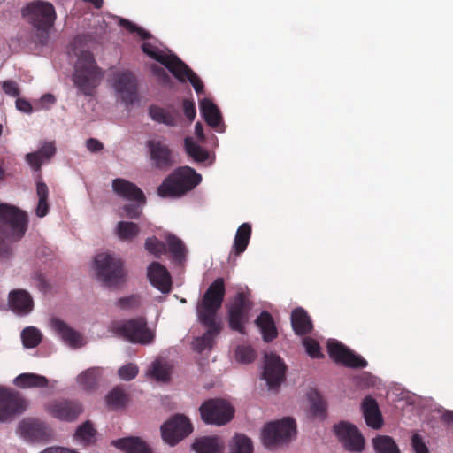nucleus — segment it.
Wrapping results in <instances>:
<instances>
[{
    "instance_id": "nucleus-35",
    "label": "nucleus",
    "mask_w": 453,
    "mask_h": 453,
    "mask_svg": "<svg viewBox=\"0 0 453 453\" xmlns=\"http://www.w3.org/2000/svg\"><path fill=\"white\" fill-rule=\"evenodd\" d=\"M112 444L127 453H152L148 445L139 437L119 439L113 441Z\"/></svg>"
},
{
    "instance_id": "nucleus-47",
    "label": "nucleus",
    "mask_w": 453,
    "mask_h": 453,
    "mask_svg": "<svg viewBox=\"0 0 453 453\" xmlns=\"http://www.w3.org/2000/svg\"><path fill=\"white\" fill-rule=\"evenodd\" d=\"M311 402V412L315 417L324 418L326 411V403L319 393L316 390L309 395Z\"/></svg>"
},
{
    "instance_id": "nucleus-54",
    "label": "nucleus",
    "mask_w": 453,
    "mask_h": 453,
    "mask_svg": "<svg viewBox=\"0 0 453 453\" xmlns=\"http://www.w3.org/2000/svg\"><path fill=\"white\" fill-rule=\"evenodd\" d=\"M118 304L122 309H134L140 306L141 298L138 295H131L119 299Z\"/></svg>"
},
{
    "instance_id": "nucleus-48",
    "label": "nucleus",
    "mask_w": 453,
    "mask_h": 453,
    "mask_svg": "<svg viewBox=\"0 0 453 453\" xmlns=\"http://www.w3.org/2000/svg\"><path fill=\"white\" fill-rule=\"evenodd\" d=\"M41 332L33 326L26 327L21 333L23 345L27 349L36 347L42 342Z\"/></svg>"
},
{
    "instance_id": "nucleus-27",
    "label": "nucleus",
    "mask_w": 453,
    "mask_h": 453,
    "mask_svg": "<svg viewBox=\"0 0 453 453\" xmlns=\"http://www.w3.org/2000/svg\"><path fill=\"white\" fill-rule=\"evenodd\" d=\"M149 114L154 121L173 127H177L181 119L180 111L173 106L165 109L157 105H151L149 108Z\"/></svg>"
},
{
    "instance_id": "nucleus-41",
    "label": "nucleus",
    "mask_w": 453,
    "mask_h": 453,
    "mask_svg": "<svg viewBox=\"0 0 453 453\" xmlns=\"http://www.w3.org/2000/svg\"><path fill=\"white\" fill-rule=\"evenodd\" d=\"M36 194L38 196V203L35 208V214L39 218L46 216L49 212L48 196L49 188L42 181H37Z\"/></svg>"
},
{
    "instance_id": "nucleus-16",
    "label": "nucleus",
    "mask_w": 453,
    "mask_h": 453,
    "mask_svg": "<svg viewBox=\"0 0 453 453\" xmlns=\"http://www.w3.org/2000/svg\"><path fill=\"white\" fill-rule=\"evenodd\" d=\"M286 365L283 360L276 354L265 355V366L263 378L270 388L279 387L285 380Z\"/></svg>"
},
{
    "instance_id": "nucleus-43",
    "label": "nucleus",
    "mask_w": 453,
    "mask_h": 453,
    "mask_svg": "<svg viewBox=\"0 0 453 453\" xmlns=\"http://www.w3.org/2000/svg\"><path fill=\"white\" fill-rule=\"evenodd\" d=\"M169 252L173 259L179 263L182 262L186 257V248L183 242L177 236L169 234L165 237Z\"/></svg>"
},
{
    "instance_id": "nucleus-63",
    "label": "nucleus",
    "mask_w": 453,
    "mask_h": 453,
    "mask_svg": "<svg viewBox=\"0 0 453 453\" xmlns=\"http://www.w3.org/2000/svg\"><path fill=\"white\" fill-rule=\"evenodd\" d=\"M195 134L201 142H203L205 140V136L203 134V127L202 123L197 122L195 125Z\"/></svg>"
},
{
    "instance_id": "nucleus-26",
    "label": "nucleus",
    "mask_w": 453,
    "mask_h": 453,
    "mask_svg": "<svg viewBox=\"0 0 453 453\" xmlns=\"http://www.w3.org/2000/svg\"><path fill=\"white\" fill-rule=\"evenodd\" d=\"M364 418L368 426L380 429L383 425V418L378 403L372 396H365L362 402Z\"/></svg>"
},
{
    "instance_id": "nucleus-44",
    "label": "nucleus",
    "mask_w": 453,
    "mask_h": 453,
    "mask_svg": "<svg viewBox=\"0 0 453 453\" xmlns=\"http://www.w3.org/2000/svg\"><path fill=\"white\" fill-rule=\"evenodd\" d=\"M128 402V395L119 387L114 388L106 395L107 405L113 409L123 408Z\"/></svg>"
},
{
    "instance_id": "nucleus-21",
    "label": "nucleus",
    "mask_w": 453,
    "mask_h": 453,
    "mask_svg": "<svg viewBox=\"0 0 453 453\" xmlns=\"http://www.w3.org/2000/svg\"><path fill=\"white\" fill-rule=\"evenodd\" d=\"M199 321L207 328V330L202 336L194 340L193 348L195 350L201 353L207 349L212 348L214 339L221 331V323L220 321H211V323H207L203 319H199Z\"/></svg>"
},
{
    "instance_id": "nucleus-51",
    "label": "nucleus",
    "mask_w": 453,
    "mask_h": 453,
    "mask_svg": "<svg viewBox=\"0 0 453 453\" xmlns=\"http://www.w3.org/2000/svg\"><path fill=\"white\" fill-rule=\"evenodd\" d=\"M303 344L305 348L307 354L311 358H320L323 357L320 351V346L316 340L311 337H304L303 340Z\"/></svg>"
},
{
    "instance_id": "nucleus-15",
    "label": "nucleus",
    "mask_w": 453,
    "mask_h": 453,
    "mask_svg": "<svg viewBox=\"0 0 453 453\" xmlns=\"http://www.w3.org/2000/svg\"><path fill=\"white\" fill-rule=\"evenodd\" d=\"M112 81L114 89L125 104L131 105L138 99L137 80L132 72H117Z\"/></svg>"
},
{
    "instance_id": "nucleus-64",
    "label": "nucleus",
    "mask_w": 453,
    "mask_h": 453,
    "mask_svg": "<svg viewBox=\"0 0 453 453\" xmlns=\"http://www.w3.org/2000/svg\"><path fill=\"white\" fill-rule=\"evenodd\" d=\"M442 420L449 425H453V411H447L442 415Z\"/></svg>"
},
{
    "instance_id": "nucleus-7",
    "label": "nucleus",
    "mask_w": 453,
    "mask_h": 453,
    "mask_svg": "<svg viewBox=\"0 0 453 453\" xmlns=\"http://www.w3.org/2000/svg\"><path fill=\"white\" fill-rule=\"evenodd\" d=\"M114 332L133 343L148 345L154 342L155 333L148 327L145 318L139 317L114 325Z\"/></svg>"
},
{
    "instance_id": "nucleus-2",
    "label": "nucleus",
    "mask_w": 453,
    "mask_h": 453,
    "mask_svg": "<svg viewBox=\"0 0 453 453\" xmlns=\"http://www.w3.org/2000/svg\"><path fill=\"white\" fill-rule=\"evenodd\" d=\"M22 14L32 26L36 42L46 44L56 19L54 6L48 2L35 1L28 4Z\"/></svg>"
},
{
    "instance_id": "nucleus-59",
    "label": "nucleus",
    "mask_w": 453,
    "mask_h": 453,
    "mask_svg": "<svg viewBox=\"0 0 453 453\" xmlns=\"http://www.w3.org/2000/svg\"><path fill=\"white\" fill-rule=\"evenodd\" d=\"M86 145L87 149L91 152H98L104 148L103 143L95 138H89L87 140Z\"/></svg>"
},
{
    "instance_id": "nucleus-33",
    "label": "nucleus",
    "mask_w": 453,
    "mask_h": 453,
    "mask_svg": "<svg viewBox=\"0 0 453 453\" xmlns=\"http://www.w3.org/2000/svg\"><path fill=\"white\" fill-rule=\"evenodd\" d=\"M196 453H222L224 443L218 436H203L192 445Z\"/></svg>"
},
{
    "instance_id": "nucleus-11",
    "label": "nucleus",
    "mask_w": 453,
    "mask_h": 453,
    "mask_svg": "<svg viewBox=\"0 0 453 453\" xmlns=\"http://www.w3.org/2000/svg\"><path fill=\"white\" fill-rule=\"evenodd\" d=\"M27 408V401L19 392L0 388V422L23 413Z\"/></svg>"
},
{
    "instance_id": "nucleus-28",
    "label": "nucleus",
    "mask_w": 453,
    "mask_h": 453,
    "mask_svg": "<svg viewBox=\"0 0 453 453\" xmlns=\"http://www.w3.org/2000/svg\"><path fill=\"white\" fill-rule=\"evenodd\" d=\"M56 153V147L53 142H45L42 148L35 152L26 155V161L35 172L41 170L43 162L48 161Z\"/></svg>"
},
{
    "instance_id": "nucleus-46",
    "label": "nucleus",
    "mask_w": 453,
    "mask_h": 453,
    "mask_svg": "<svg viewBox=\"0 0 453 453\" xmlns=\"http://www.w3.org/2000/svg\"><path fill=\"white\" fill-rule=\"evenodd\" d=\"M96 434L92 423L86 421L77 428L75 437L85 444H91L96 441Z\"/></svg>"
},
{
    "instance_id": "nucleus-49",
    "label": "nucleus",
    "mask_w": 453,
    "mask_h": 453,
    "mask_svg": "<svg viewBox=\"0 0 453 453\" xmlns=\"http://www.w3.org/2000/svg\"><path fill=\"white\" fill-rule=\"evenodd\" d=\"M144 247L149 253L152 254L157 258H160L163 255L166 254L167 251L165 243L156 236L147 238Z\"/></svg>"
},
{
    "instance_id": "nucleus-12",
    "label": "nucleus",
    "mask_w": 453,
    "mask_h": 453,
    "mask_svg": "<svg viewBox=\"0 0 453 453\" xmlns=\"http://www.w3.org/2000/svg\"><path fill=\"white\" fill-rule=\"evenodd\" d=\"M192 432V425L184 415H175L161 426L163 440L171 446L176 445Z\"/></svg>"
},
{
    "instance_id": "nucleus-53",
    "label": "nucleus",
    "mask_w": 453,
    "mask_h": 453,
    "mask_svg": "<svg viewBox=\"0 0 453 453\" xmlns=\"http://www.w3.org/2000/svg\"><path fill=\"white\" fill-rule=\"evenodd\" d=\"M138 372L139 369L136 365L128 363L119 369L118 374L121 380L128 381L134 379Z\"/></svg>"
},
{
    "instance_id": "nucleus-56",
    "label": "nucleus",
    "mask_w": 453,
    "mask_h": 453,
    "mask_svg": "<svg viewBox=\"0 0 453 453\" xmlns=\"http://www.w3.org/2000/svg\"><path fill=\"white\" fill-rule=\"evenodd\" d=\"M183 112L189 121H193L196 115L195 102L189 99H184L182 102Z\"/></svg>"
},
{
    "instance_id": "nucleus-45",
    "label": "nucleus",
    "mask_w": 453,
    "mask_h": 453,
    "mask_svg": "<svg viewBox=\"0 0 453 453\" xmlns=\"http://www.w3.org/2000/svg\"><path fill=\"white\" fill-rule=\"evenodd\" d=\"M253 445L250 438L244 434H236L230 445L229 453H252Z\"/></svg>"
},
{
    "instance_id": "nucleus-25",
    "label": "nucleus",
    "mask_w": 453,
    "mask_h": 453,
    "mask_svg": "<svg viewBox=\"0 0 453 453\" xmlns=\"http://www.w3.org/2000/svg\"><path fill=\"white\" fill-rule=\"evenodd\" d=\"M8 304L14 312L26 315L33 310V299L24 289H14L9 293Z\"/></svg>"
},
{
    "instance_id": "nucleus-29",
    "label": "nucleus",
    "mask_w": 453,
    "mask_h": 453,
    "mask_svg": "<svg viewBox=\"0 0 453 453\" xmlns=\"http://www.w3.org/2000/svg\"><path fill=\"white\" fill-rule=\"evenodd\" d=\"M255 323L259 328L263 340L265 342H271L278 336V330L275 326L273 316L266 311H264L256 319Z\"/></svg>"
},
{
    "instance_id": "nucleus-50",
    "label": "nucleus",
    "mask_w": 453,
    "mask_h": 453,
    "mask_svg": "<svg viewBox=\"0 0 453 453\" xmlns=\"http://www.w3.org/2000/svg\"><path fill=\"white\" fill-rule=\"evenodd\" d=\"M256 357V353L250 346L241 345L236 349V359L244 364L252 362Z\"/></svg>"
},
{
    "instance_id": "nucleus-39",
    "label": "nucleus",
    "mask_w": 453,
    "mask_h": 453,
    "mask_svg": "<svg viewBox=\"0 0 453 453\" xmlns=\"http://www.w3.org/2000/svg\"><path fill=\"white\" fill-rule=\"evenodd\" d=\"M172 366L165 361L155 360L151 364L149 375L157 381L167 382L170 380Z\"/></svg>"
},
{
    "instance_id": "nucleus-37",
    "label": "nucleus",
    "mask_w": 453,
    "mask_h": 453,
    "mask_svg": "<svg viewBox=\"0 0 453 453\" xmlns=\"http://www.w3.org/2000/svg\"><path fill=\"white\" fill-rule=\"evenodd\" d=\"M14 384L20 388H46L49 380L45 376L36 373H21L14 379Z\"/></svg>"
},
{
    "instance_id": "nucleus-36",
    "label": "nucleus",
    "mask_w": 453,
    "mask_h": 453,
    "mask_svg": "<svg viewBox=\"0 0 453 453\" xmlns=\"http://www.w3.org/2000/svg\"><path fill=\"white\" fill-rule=\"evenodd\" d=\"M101 377V369L98 367L88 368L81 372L77 377V383L81 389L90 392L97 388Z\"/></svg>"
},
{
    "instance_id": "nucleus-31",
    "label": "nucleus",
    "mask_w": 453,
    "mask_h": 453,
    "mask_svg": "<svg viewBox=\"0 0 453 453\" xmlns=\"http://www.w3.org/2000/svg\"><path fill=\"white\" fill-rule=\"evenodd\" d=\"M141 49L144 54L162 64L169 71L172 70V67H173V65L179 58L176 55L173 54L167 55L159 50L157 46L150 42H143L141 45Z\"/></svg>"
},
{
    "instance_id": "nucleus-61",
    "label": "nucleus",
    "mask_w": 453,
    "mask_h": 453,
    "mask_svg": "<svg viewBox=\"0 0 453 453\" xmlns=\"http://www.w3.org/2000/svg\"><path fill=\"white\" fill-rule=\"evenodd\" d=\"M119 25L130 33H135L139 28L138 26L125 19H121L119 20Z\"/></svg>"
},
{
    "instance_id": "nucleus-34",
    "label": "nucleus",
    "mask_w": 453,
    "mask_h": 453,
    "mask_svg": "<svg viewBox=\"0 0 453 453\" xmlns=\"http://www.w3.org/2000/svg\"><path fill=\"white\" fill-rule=\"evenodd\" d=\"M200 111L206 123L212 128L219 127L222 123V117L217 105L210 99L200 101Z\"/></svg>"
},
{
    "instance_id": "nucleus-14",
    "label": "nucleus",
    "mask_w": 453,
    "mask_h": 453,
    "mask_svg": "<svg viewBox=\"0 0 453 453\" xmlns=\"http://www.w3.org/2000/svg\"><path fill=\"white\" fill-rule=\"evenodd\" d=\"M327 351L331 359L350 368H365L367 361L360 355L356 354L342 342L333 340L327 342Z\"/></svg>"
},
{
    "instance_id": "nucleus-4",
    "label": "nucleus",
    "mask_w": 453,
    "mask_h": 453,
    "mask_svg": "<svg viewBox=\"0 0 453 453\" xmlns=\"http://www.w3.org/2000/svg\"><path fill=\"white\" fill-rule=\"evenodd\" d=\"M202 176L189 166H181L168 175L157 188L161 197H180L195 188Z\"/></svg>"
},
{
    "instance_id": "nucleus-22",
    "label": "nucleus",
    "mask_w": 453,
    "mask_h": 453,
    "mask_svg": "<svg viewBox=\"0 0 453 453\" xmlns=\"http://www.w3.org/2000/svg\"><path fill=\"white\" fill-rule=\"evenodd\" d=\"M19 429L24 438L31 441H46L50 436L47 426L36 419L23 420Z\"/></svg>"
},
{
    "instance_id": "nucleus-8",
    "label": "nucleus",
    "mask_w": 453,
    "mask_h": 453,
    "mask_svg": "<svg viewBox=\"0 0 453 453\" xmlns=\"http://www.w3.org/2000/svg\"><path fill=\"white\" fill-rule=\"evenodd\" d=\"M296 426L292 418L267 423L262 431V440L265 447H276L288 443L296 435Z\"/></svg>"
},
{
    "instance_id": "nucleus-58",
    "label": "nucleus",
    "mask_w": 453,
    "mask_h": 453,
    "mask_svg": "<svg viewBox=\"0 0 453 453\" xmlns=\"http://www.w3.org/2000/svg\"><path fill=\"white\" fill-rule=\"evenodd\" d=\"M123 210L125 211L126 212V216L129 219H136L140 217L141 215V209L139 208L138 205H135V204H126L124 207H123Z\"/></svg>"
},
{
    "instance_id": "nucleus-60",
    "label": "nucleus",
    "mask_w": 453,
    "mask_h": 453,
    "mask_svg": "<svg viewBox=\"0 0 453 453\" xmlns=\"http://www.w3.org/2000/svg\"><path fill=\"white\" fill-rule=\"evenodd\" d=\"M16 107L19 111L25 113H30L32 111L31 104L24 98H18L16 100Z\"/></svg>"
},
{
    "instance_id": "nucleus-52",
    "label": "nucleus",
    "mask_w": 453,
    "mask_h": 453,
    "mask_svg": "<svg viewBox=\"0 0 453 453\" xmlns=\"http://www.w3.org/2000/svg\"><path fill=\"white\" fill-rule=\"evenodd\" d=\"M152 73L157 78V81L165 87H172L173 82L168 73L161 66L153 64L150 67Z\"/></svg>"
},
{
    "instance_id": "nucleus-23",
    "label": "nucleus",
    "mask_w": 453,
    "mask_h": 453,
    "mask_svg": "<svg viewBox=\"0 0 453 453\" xmlns=\"http://www.w3.org/2000/svg\"><path fill=\"white\" fill-rule=\"evenodd\" d=\"M51 326L61 339L72 348H79L83 345V338L76 330L73 329L65 321L58 318L51 319Z\"/></svg>"
},
{
    "instance_id": "nucleus-30",
    "label": "nucleus",
    "mask_w": 453,
    "mask_h": 453,
    "mask_svg": "<svg viewBox=\"0 0 453 453\" xmlns=\"http://www.w3.org/2000/svg\"><path fill=\"white\" fill-rule=\"evenodd\" d=\"M291 326L295 334L297 335L308 334L313 328L311 318L303 308H296L292 311Z\"/></svg>"
},
{
    "instance_id": "nucleus-10",
    "label": "nucleus",
    "mask_w": 453,
    "mask_h": 453,
    "mask_svg": "<svg viewBox=\"0 0 453 453\" xmlns=\"http://www.w3.org/2000/svg\"><path fill=\"white\" fill-rule=\"evenodd\" d=\"M252 307L253 303L248 294L238 292L234 296L228 308V323L232 330L245 333V324Z\"/></svg>"
},
{
    "instance_id": "nucleus-19",
    "label": "nucleus",
    "mask_w": 453,
    "mask_h": 453,
    "mask_svg": "<svg viewBox=\"0 0 453 453\" xmlns=\"http://www.w3.org/2000/svg\"><path fill=\"white\" fill-rule=\"evenodd\" d=\"M147 276L152 286L162 293H168L171 290V275L167 269L158 262H152L147 272Z\"/></svg>"
},
{
    "instance_id": "nucleus-62",
    "label": "nucleus",
    "mask_w": 453,
    "mask_h": 453,
    "mask_svg": "<svg viewBox=\"0 0 453 453\" xmlns=\"http://www.w3.org/2000/svg\"><path fill=\"white\" fill-rule=\"evenodd\" d=\"M41 453H79L75 450H72L66 448L52 447L48 448Z\"/></svg>"
},
{
    "instance_id": "nucleus-24",
    "label": "nucleus",
    "mask_w": 453,
    "mask_h": 453,
    "mask_svg": "<svg viewBox=\"0 0 453 453\" xmlns=\"http://www.w3.org/2000/svg\"><path fill=\"white\" fill-rule=\"evenodd\" d=\"M169 72L180 82L189 81L197 94L203 91V83L201 79L180 58H178Z\"/></svg>"
},
{
    "instance_id": "nucleus-17",
    "label": "nucleus",
    "mask_w": 453,
    "mask_h": 453,
    "mask_svg": "<svg viewBox=\"0 0 453 453\" xmlns=\"http://www.w3.org/2000/svg\"><path fill=\"white\" fill-rule=\"evenodd\" d=\"M334 430L348 450L360 452L364 449L365 439L355 426L342 421L335 425Z\"/></svg>"
},
{
    "instance_id": "nucleus-5",
    "label": "nucleus",
    "mask_w": 453,
    "mask_h": 453,
    "mask_svg": "<svg viewBox=\"0 0 453 453\" xmlns=\"http://www.w3.org/2000/svg\"><path fill=\"white\" fill-rule=\"evenodd\" d=\"M226 294L223 278H217L207 288L202 301L197 305V316L207 323L219 321L216 318L218 311L221 308Z\"/></svg>"
},
{
    "instance_id": "nucleus-9",
    "label": "nucleus",
    "mask_w": 453,
    "mask_h": 453,
    "mask_svg": "<svg viewBox=\"0 0 453 453\" xmlns=\"http://www.w3.org/2000/svg\"><path fill=\"white\" fill-rule=\"evenodd\" d=\"M201 418L206 424L223 426L234 417V409L223 399H209L199 408Z\"/></svg>"
},
{
    "instance_id": "nucleus-32",
    "label": "nucleus",
    "mask_w": 453,
    "mask_h": 453,
    "mask_svg": "<svg viewBox=\"0 0 453 453\" xmlns=\"http://www.w3.org/2000/svg\"><path fill=\"white\" fill-rule=\"evenodd\" d=\"M251 236V226L249 223L242 224L235 234L233 248L229 257H238L247 249Z\"/></svg>"
},
{
    "instance_id": "nucleus-42",
    "label": "nucleus",
    "mask_w": 453,
    "mask_h": 453,
    "mask_svg": "<svg viewBox=\"0 0 453 453\" xmlns=\"http://www.w3.org/2000/svg\"><path fill=\"white\" fill-rule=\"evenodd\" d=\"M376 453H401L395 441L388 435H378L372 440Z\"/></svg>"
},
{
    "instance_id": "nucleus-40",
    "label": "nucleus",
    "mask_w": 453,
    "mask_h": 453,
    "mask_svg": "<svg viewBox=\"0 0 453 453\" xmlns=\"http://www.w3.org/2000/svg\"><path fill=\"white\" fill-rule=\"evenodd\" d=\"M185 151L194 161L202 163L208 159V151L196 143L191 137H186L184 139Z\"/></svg>"
},
{
    "instance_id": "nucleus-18",
    "label": "nucleus",
    "mask_w": 453,
    "mask_h": 453,
    "mask_svg": "<svg viewBox=\"0 0 453 453\" xmlns=\"http://www.w3.org/2000/svg\"><path fill=\"white\" fill-rule=\"evenodd\" d=\"M150 158L156 167L167 169L172 166V150L166 143L161 140H149L146 143Z\"/></svg>"
},
{
    "instance_id": "nucleus-38",
    "label": "nucleus",
    "mask_w": 453,
    "mask_h": 453,
    "mask_svg": "<svg viewBox=\"0 0 453 453\" xmlns=\"http://www.w3.org/2000/svg\"><path fill=\"white\" fill-rule=\"evenodd\" d=\"M140 233L136 223L130 221H119L115 228V234L122 242H132Z\"/></svg>"
},
{
    "instance_id": "nucleus-20",
    "label": "nucleus",
    "mask_w": 453,
    "mask_h": 453,
    "mask_svg": "<svg viewBox=\"0 0 453 453\" xmlns=\"http://www.w3.org/2000/svg\"><path fill=\"white\" fill-rule=\"evenodd\" d=\"M112 190L119 196L135 202H145V196L142 189L134 183L122 178H117L112 181Z\"/></svg>"
},
{
    "instance_id": "nucleus-6",
    "label": "nucleus",
    "mask_w": 453,
    "mask_h": 453,
    "mask_svg": "<svg viewBox=\"0 0 453 453\" xmlns=\"http://www.w3.org/2000/svg\"><path fill=\"white\" fill-rule=\"evenodd\" d=\"M95 269L97 278L104 285L113 287L125 279V270L120 258L109 253H100L95 257Z\"/></svg>"
},
{
    "instance_id": "nucleus-3",
    "label": "nucleus",
    "mask_w": 453,
    "mask_h": 453,
    "mask_svg": "<svg viewBox=\"0 0 453 453\" xmlns=\"http://www.w3.org/2000/svg\"><path fill=\"white\" fill-rule=\"evenodd\" d=\"M103 78V72L97 66L91 52L84 50L78 57L74 65L73 81L79 91L92 96Z\"/></svg>"
},
{
    "instance_id": "nucleus-13",
    "label": "nucleus",
    "mask_w": 453,
    "mask_h": 453,
    "mask_svg": "<svg viewBox=\"0 0 453 453\" xmlns=\"http://www.w3.org/2000/svg\"><path fill=\"white\" fill-rule=\"evenodd\" d=\"M45 410L57 419L72 422L82 413L83 407L78 400L60 398L49 402Z\"/></svg>"
},
{
    "instance_id": "nucleus-55",
    "label": "nucleus",
    "mask_w": 453,
    "mask_h": 453,
    "mask_svg": "<svg viewBox=\"0 0 453 453\" xmlns=\"http://www.w3.org/2000/svg\"><path fill=\"white\" fill-rule=\"evenodd\" d=\"M411 446L415 453H429L427 446L418 434L412 435Z\"/></svg>"
},
{
    "instance_id": "nucleus-57",
    "label": "nucleus",
    "mask_w": 453,
    "mask_h": 453,
    "mask_svg": "<svg viewBox=\"0 0 453 453\" xmlns=\"http://www.w3.org/2000/svg\"><path fill=\"white\" fill-rule=\"evenodd\" d=\"M3 90L11 96H18L19 95L18 84L12 81H4L3 83Z\"/></svg>"
},
{
    "instance_id": "nucleus-1",
    "label": "nucleus",
    "mask_w": 453,
    "mask_h": 453,
    "mask_svg": "<svg viewBox=\"0 0 453 453\" xmlns=\"http://www.w3.org/2000/svg\"><path fill=\"white\" fill-rule=\"evenodd\" d=\"M28 219L25 211L8 203L0 204V257L8 258L12 253V243L26 234Z\"/></svg>"
}]
</instances>
